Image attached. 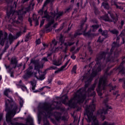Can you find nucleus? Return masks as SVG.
Masks as SVG:
<instances>
[{
    "label": "nucleus",
    "mask_w": 125,
    "mask_h": 125,
    "mask_svg": "<svg viewBox=\"0 0 125 125\" xmlns=\"http://www.w3.org/2000/svg\"><path fill=\"white\" fill-rule=\"evenodd\" d=\"M63 24L60 26V27L58 29H56L55 30V32L56 33H59V32H61V31H62V30H63V28H64V23H62Z\"/></svg>",
    "instance_id": "obj_29"
},
{
    "label": "nucleus",
    "mask_w": 125,
    "mask_h": 125,
    "mask_svg": "<svg viewBox=\"0 0 125 125\" xmlns=\"http://www.w3.org/2000/svg\"><path fill=\"white\" fill-rule=\"evenodd\" d=\"M92 28V32H95L99 28V24H94L91 26Z\"/></svg>",
    "instance_id": "obj_23"
},
{
    "label": "nucleus",
    "mask_w": 125,
    "mask_h": 125,
    "mask_svg": "<svg viewBox=\"0 0 125 125\" xmlns=\"http://www.w3.org/2000/svg\"><path fill=\"white\" fill-rule=\"evenodd\" d=\"M10 44H12V42H14L15 40H17L15 36H13L12 34L10 33L9 34L8 38Z\"/></svg>",
    "instance_id": "obj_15"
},
{
    "label": "nucleus",
    "mask_w": 125,
    "mask_h": 125,
    "mask_svg": "<svg viewBox=\"0 0 125 125\" xmlns=\"http://www.w3.org/2000/svg\"><path fill=\"white\" fill-rule=\"evenodd\" d=\"M101 125H115V123L112 124H108V122L105 121L104 123H103Z\"/></svg>",
    "instance_id": "obj_52"
},
{
    "label": "nucleus",
    "mask_w": 125,
    "mask_h": 125,
    "mask_svg": "<svg viewBox=\"0 0 125 125\" xmlns=\"http://www.w3.org/2000/svg\"><path fill=\"white\" fill-rule=\"evenodd\" d=\"M121 59L122 60V62L120 63L119 66L118 67H115L114 68V70L116 71V72H118V70L119 71V74H122V75L125 74V66H124V64L125 63V56L122 57L121 58Z\"/></svg>",
    "instance_id": "obj_7"
},
{
    "label": "nucleus",
    "mask_w": 125,
    "mask_h": 125,
    "mask_svg": "<svg viewBox=\"0 0 125 125\" xmlns=\"http://www.w3.org/2000/svg\"><path fill=\"white\" fill-rule=\"evenodd\" d=\"M73 9V7L72 5H70L67 9L65 10L64 13H67V12H70V10Z\"/></svg>",
    "instance_id": "obj_37"
},
{
    "label": "nucleus",
    "mask_w": 125,
    "mask_h": 125,
    "mask_svg": "<svg viewBox=\"0 0 125 125\" xmlns=\"http://www.w3.org/2000/svg\"><path fill=\"white\" fill-rule=\"evenodd\" d=\"M23 105H24V100H23V99H22V98H20V107L22 108V107H23Z\"/></svg>",
    "instance_id": "obj_39"
},
{
    "label": "nucleus",
    "mask_w": 125,
    "mask_h": 125,
    "mask_svg": "<svg viewBox=\"0 0 125 125\" xmlns=\"http://www.w3.org/2000/svg\"><path fill=\"white\" fill-rule=\"evenodd\" d=\"M18 20H19L20 21H23V16L20 14H19Z\"/></svg>",
    "instance_id": "obj_50"
},
{
    "label": "nucleus",
    "mask_w": 125,
    "mask_h": 125,
    "mask_svg": "<svg viewBox=\"0 0 125 125\" xmlns=\"http://www.w3.org/2000/svg\"><path fill=\"white\" fill-rule=\"evenodd\" d=\"M120 46V44L118 42H114L112 43V48H116V47H119Z\"/></svg>",
    "instance_id": "obj_27"
},
{
    "label": "nucleus",
    "mask_w": 125,
    "mask_h": 125,
    "mask_svg": "<svg viewBox=\"0 0 125 125\" xmlns=\"http://www.w3.org/2000/svg\"><path fill=\"white\" fill-rule=\"evenodd\" d=\"M108 86H109V87L110 88V92H111V91H112V90H115V89H116V86H113V85L111 83L108 84Z\"/></svg>",
    "instance_id": "obj_34"
},
{
    "label": "nucleus",
    "mask_w": 125,
    "mask_h": 125,
    "mask_svg": "<svg viewBox=\"0 0 125 125\" xmlns=\"http://www.w3.org/2000/svg\"><path fill=\"white\" fill-rule=\"evenodd\" d=\"M46 2L45 3V4H46L47 3H50V2H53L54 1V0H46Z\"/></svg>",
    "instance_id": "obj_56"
},
{
    "label": "nucleus",
    "mask_w": 125,
    "mask_h": 125,
    "mask_svg": "<svg viewBox=\"0 0 125 125\" xmlns=\"http://www.w3.org/2000/svg\"><path fill=\"white\" fill-rule=\"evenodd\" d=\"M73 44H75V42H67L64 43V46H66L67 47L68 46H72Z\"/></svg>",
    "instance_id": "obj_25"
},
{
    "label": "nucleus",
    "mask_w": 125,
    "mask_h": 125,
    "mask_svg": "<svg viewBox=\"0 0 125 125\" xmlns=\"http://www.w3.org/2000/svg\"><path fill=\"white\" fill-rule=\"evenodd\" d=\"M113 61H114V57L112 56H107L105 59L106 63H108L109 62H113Z\"/></svg>",
    "instance_id": "obj_17"
},
{
    "label": "nucleus",
    "mask_w": 125,
    "mask_h": 125,
    "mask_svg": "<svg viewBox=\"0 0 125 125\" xmlns=\"http://www.w3.org/2000/svg\"><path fill=\"white\" fill-rule=\"evenodd\" d=\"M9 47V44H8V42H6L5 45V47H4V48H6V49H8Z\"/></svg>",
    "instance_id": "obj_62"
},
{
    "label": "nucleus",
    "mask_w": 125,
    "mask_h": 125,
    "mask_svg": "<svg viewBox=\"0 0 125 125\" xmlns=\"http://www.w3.org/2000/svg\"><path fill=\"white\" fill-rule=\"evenodd\" d=\"M59 42H61L62 44H63L65 42V40H64V36H63L62 34H61L60 35L59 38Z\"/></svg>",
    "instance_id": "obj_26"
},
{
    "label": "nucleus",
    "mask_w": 125,
    "mask_h": 125,
    "mask_svg": "<svg viewBox=\"0 0 125 125\" xmlns=\"http://www.w3.org/2000/svg\"><path fill=\"white\" fill-rule=\"evenodd\" d=\"M49 21L48 22V24L50 26H51L52 24H54V18H52L50 20H49V21Z\"/></svg>",
    "instance_id": "obj_38"
},
{
    "label": "nucleus",
    "mask_w": 125,
    "mask_h": 125,
    "mask_svg": "<svg viewBox=\"0 0 125 125\" xmlns=\"http://www.w3.org/2000/svg\"><path fill=\"white\" fill-rule=\"evenodd\" d=\"M108 14H109L113 21L110 20V18L109 17V16L108 15ZM108 14H106L103 16H101L100 17V19L102 20H103L105 22H113L114 24H116L119 20V16H118V14H113L111 11H108Z\"/></svg>",
    "instance_id": "obj_4"
},
{
    "label": "nucleus",
    "mask_w": 125,
    "mask_h": 125,
    "mask_svg": "<svg viewBox=\"0 0 125 125\" xmlns=\"http://www.w3.org/2000/svg\"><path fill=\"white\" fill-rule=\"evenodd\" d=\"M82 30L78 29L77 31L74 33L73 37L76 38L78 36H82L83 35V33H80Z\"/></svg>",
    "instance_id": "obj_20"
},
{
    "label": "nucleus",
    "mask_w": 125,
    "mask_h": 125,
    "mask_svg": "<svg viewBox=\"0 0 125 125\" xmlns=\"http://www.w3.org/2000/svg\"><path fill=\"white\" fill-rule=\"evenodd\" d=\"M91 22H93L94 24H98V21L96 19H93L91 20Z\"/></svg>",
    "instance_id": "obj_47"
},
{
    "label": "nucleus",
    "mask_w": 125,
    "mask_h": 125,
    "mask_svg": "<svg viewBox=\"0 0 125 125\" xmlns=\"http://www.w3.org/2000/svg\"><path fill=\"white\" fill-rule=\"evenodd\" d=\"M78 93H80V95H78L77 102L78 103H83L85 98H86V95L85 94H83V91L80 88L77 91Z\"/></svg>",
    "instance_id": "obj_9"
},
{
    "label": "nucleus",
    "mask_w": 125,
    "mask_h": 125,
    "mask_svg": "<svg viewBox=\"0 0 125 125\" xmlns=\"http://www.w3.org/2000/svg\"><path fill=\"white\" fill-rule=\"evenodd\" d=\"M18 85L19 86L21 87V89L23 91H25V90H26V91H28V89H27V87H26L25 85H22L21 84H19Z\"/></svg>",
    "instance_id": "obj_30"
},
{
    "label": "nucleus",
    "mask_w": 125,
    "mask_h": 125,
    "mask_svg": "<svg viewBox=\"0 0 125 125\" xmlns=\"http://www.w3.org/2000/svg\"><path fill=\"white\" fill-rule=\"evenodd\" d=\"M53 64L55 66H60V65H61V62H60V61L59 60H54V61H53Z\"/></svg>",
    "instance_id": "obj_24"
},
{
    "label": "nucleus",
    "mask_w": 125,
    "mask_h": 125,
    "mask_svg": "<svg viewBox=\"0 0 125 125\" xmlns=\"http://www.w3.org/2000/svg\"><path fill=\"white\" fill-rule=\"evenodd\" d=\"M46 2V1H45L44 2V4L43 5L42 8L39 10V11H38L39 14H40L41 16L43 15V12H44L43 9H44V7H45V6H46V5H47L49 3H47L46 4H45Z\"/></svg>",
    "instance_id": "obj_16"
},
{
    "label": "nucleus",
    "mask_w": 125,
    "mask_h": 125,
    "mask_svg": "<svg viewBox=\"0 0 125 125\" xmlns=\"http://www.w3.org/2000/svg\"><path fill=\"white\" fill-rule=\"evenodd\" d=\"M83 35L84 37H87L89 39H93L95 37V34L94 33H91V29L88 30L87 32L85 31H83Z\"/></svg>",
    "instance_id": "obj_10"
},
{
    "label": "nucleus",
    "mask_w": 125,
    "mask_h": 125,
    "mask_svg": "<svg viewBox=\"0 0 125 125\" xmlns=\"http://www.w3.org/2000/svg\"><path fill=\"white\" fill-rule=\"evenodd\" d=\"M44 18H46L47 21H49L50 18H51V16H50L49 14L44 15Z\"/></svg>",
    "instance_id": "obj_45"
},
{
    "label": "nucleus",
    "mask_w": 125,
    "mask_h": 125,
    "mask_svg": "<svg viewBox=\"0 0 125 125\" xmlns=\"http://www.w3.org/2000/svg\"><path fill=\"white\" fill-rule=\"evenodd\" d=\"M35 69L36 71H38L40 73V69H41V66L39 64H36L35 65Z\"/></svg>",
    "instance_id": "obj_43"
},
{
    "label": "nucleus",
    "mask_w": 125,
    "mask_h": 125,
    "mask_svg": "<svg viewBox=\"0 0 125 125\" xmlns=\"http://www.w3.org/2000/svg\"><path fill=\"white\" fill-rule=\"evenodd\" d=\"M26 32H27V28H26V27H24L22 32L21 31H20L17 32V33L16 34V35L15 36V37L17 40L18 38H20V37H21V36H22L23 34H25Z\"/></svg>",
    "instance_id": "obj_12"
},
{
    "label": "nucleus",
    "mask_w": 125,
    "mask_h": 125,
    "mask_svg": "<svg viewBox=\"0 0 125 125\" xmlns=\"http://www.w3.org/2000/svg\"><path fill=\"white\" fill-rule=\"evenodd\" d=\"M31 35V32H29L26 36H25V38L27 39L28 40L30 39V35Z\"/></svg>",
    "instance_id": "obj_58"
},
{
    "label": "nucleus",
    "mask_w": 125,
    "mask_h": 125,
    "mask_svg": "<svg viewBox=\"0 0 125 125\" xmlns=\"http://www.w3.org/2000/svg\"><path fill=\"white\" fill-rule=\"evenodd\" d=\"M87 49L89 52H90L91 55L93 54V50H92V48L91 47V46H90V42H88V43Z\"/></svg>",
    "instance_id": "obj_22"
},
{
    "label": "nucleus",
    "mask_w": 125,
    "mask_h": 125,
    "mask_svg": "<svg viewBox=\"0 0 125 125\" xmlns=\"http://www.w3.org/2000/svg\"><path fill=\"white\" fill-rule=\"evenodd\" d=\"M96 86V85L95 84H93L90 87H89L88 89V91H89V92H91V91H93Z\"/></svg>",
    "instance_id": "obj_28"
},
{
    "label": "nucleus",
    "mask_w": 125,
    "mask_h": 125,
    "mask_svg": "<svg viewBox=\"0 0 125 125\" xmlns=\"http://www.w3.org/2000/svg\"><path fill=\"white\" fill-rule=\"evenodd\" d=\"M33 68L30 66L25 70V73L23 75V79L24 80H28L34 75V72H33Z\"/></svg>",
    "instance_id": "obj_8"
},
{
    "label": "nucleus",
    "mask_w": 125,
    "mask_h": 125,
    "mask_svg": "<svg viewBox=\"0 0 125 125\" xmlns=\"http://www.w3.org/2000/svg\"><path fill=\"white\" fill-rule=\"evenodd\" d=\"M43 24H44V20H42L40 22V28H42V27L43 26Z\"/></svg>",
    "instance_id": "obj_54"
},
{
    "label": "nucleus",
    "mask_w": 125,
    "mask_h": 125,
    "mask_svg": "<svg viewBox=\"0 0 125 125\" xmlns=\"http://www.w3.org/2000/svg\"><path fill=\"white\" fill-rule=\"evenodd\" d=\"M61 120H62V121H66V116H61Z\"/></svg>",
    "instance_id": "obj_64"
},
{
    "label": "nucleus",
    "mask_w": 125,
    "mask_h": 125,
    "mask_svg": "<svg viewBox=\"0 0 125 125\" xmlns=\"http://www.w3.org/2000/svg\"><path fill=\"white\" fill-rule=\"evenodd\" d=\"M11 92V90L9 88H6L4 91L3 94L9 99L5 100V106L6 114V121L7 123H11L12 119L14 118V116L16 115L18 106L16 104L13 103V99L11 97H9L8 93Z\"/></svg>",
    "instance_id": "obj_1"
},
{
    "label": "nucleus",
    "mask_w": 125,
    "mask_h": 125,
    "mask_svg": "<svg viewBox=\"0 0 125 125\" xmlns=\"http://www.w3.org/2000/svg\"><path fill=\"white\" fill-rule=\"evenodd\" d=\"M106 86L107 85V78L105 76L101 77L99 81L98 88L97 89V92L99 96H102V91L101 90V86Z\"/></svg>",
    "instance_id": "obj_5"
},
{
    "label": "nucleus",
    "mask_w": 125,
    "mask_h": 125,
    "mask_svg": "<svg viewBox=\"0 0 125 125\" xmlns=\"http://www.w3.org/2000/svg\"><path fill=\"white\" fill-rule=\"evenodd\" d=\"M38 125H41V122H42V113H43V111H45L46 112L47 114L46 116L48 117V118H50L53 114L52 113V111L53 110L55 109L54 107H52L51 104L49 103H45L42 104H39L38 107ZM43 110V111H42Z\"/></svg>",
    "instance_id": "obj_2"
},
{
    "label": "nucleus",
    "mask_w": 125,
    "mask_h": 125,
    "mask_svg": "<svg viewBox=\"0 0 125 125\" xmlns=\"http://www.w3.org/2000/svg\"><path fill=\"white\" fill-rule=\"evenodd\" d=\"M42 61H45V62H47L48 61V60L47 59V57H44L42 59Z\"/></svg>",
    "instance_id": "obj_63"
},
{
    "label": "nucleus",
    "mask_w": 125,
    "mask_h": 125,
    "mask_svg": "<svg viewBox=\"0 0 125 125\" xmlns=\"http://www.w3.org/2000/svg\"><path fill=\"white\" fill-rule=\"evenodd\" d=\"M55 118L57 122H60V120H61V115H56Z\"/></svg>",
    "instance_id": "obj_41"
},
{
    "label": "nucleus",
    "mask_w": 125,
    "mask_h": 125,
    "mask_svg": "<svg viewBox=\"0 0 125 125\" xmlns=\"http://www.w3.org/2000/svg\"><path fill=\"white\" fill-rule=\"evenodd\" d=\"M106 54L107 52L104 51L99 54L97 57L96 58V63L95 64L97 65L98 66L96 69H92V73L90 75L91 77L95 78L98 73L102 71V67H103V65H102V62H101V60H102L103 58L105 59Z\"/></svg>",
    "instance_id": "obj_3"
},
{
    "label": "nucleus",
    "mask_w": 125,
    "mask_h": 125,
    "mask_svg": "<svg viewBox=\"0 0 125 125\" xmlns=\"http://www.w3.org/2000/svg\"><path fill=\"white\" fill-rule=\"evenodd\" d=\"M69 98L68 97V96H65L64 98V99H63L62 101V103H63V104H65V102H66V100H67V99H68Z\"/></svg>",
    "instance_id": "obj_55"
},
{
    "label": "nucleus",
    "mask_w": 125,
    "mask_h": 125,
    "mask_svg": "<svg viewBox=\"0 0 125 125\" xmlns=\"http://www.w3.org/2000/svg\"><path fill=\"white\" fill-rule=\"evenodd\" d=\"M30 62L32 64H37V61L36 60L31 59Z\"/></svg>",
    "instance_id": "obj_57"
},
{
    "label": "nucleus",
    "mask_w": 125,
    "mask_h": 125,
    "mask_svg": "<svg viewBox=\"0 0 125 125\" xmlns=\"http://www.w3.org/2000/svg\"><path fill=\"white\" fill-rule=\"evenodd\" d=\"M69 62H70V60L67 61L64 64V65L62 66L60 68H59L58 70H56L55 71V74H58L59 72H61L62 71H63L64 69H65V67H67V65L68 64H69Z\"/></svg>",
    "instance_id": "obj_13"
},
{
    "label": "nucleus",
    "mask_w": 125,
    "mask_h": 125,
    "mask_svg": "<svg viewBox=\"0 0 125 125\" xmlns=\"http://www.w3.org/2000/svg\"><path fill=\"white\" fill-rule=\"evenodd\" d=\"M28 11H29V9H26V10L25 11H21V12L20 14H21V15H22L23 16V15H26L27 14V12H28Z\"/></svg>",
    "instance_id": "obj_46"
},
{
    "label": "nucleus",
    "mask_w": 125,
    "mask_h": 125,
    "mask_svg": "<svg viewBox=\"0 0 125 125\" xmlns=\"http://www.w3.org/2000/svg\"><path fill=\"white\" fill-rule=\"evenodd\" d=\"M81 49V47H79L77 48L76 50H75L74 52H73V53H74L76 54V53H78L80 51V50Z\"/></svg>",
    "instance_id": "obj_53"
},
{
    "label": "nucleus",
    "mask_w": 125,
    "mask_h": 125,
    "mask_svg": "<svg viewBox=\"0 0 125 125\" xmlns=\"http://www.w3.org/2000/svg\"><path fill=\"white\" fill-rule=\"evenodd\" d=\"M102 5V6H104V8L105 9H108V8H109V4L107 2H103Z\"/></svg>",
    "instance_id": "obj_32"
},
{
    "label": "nucleus",
    "mask_w": 125,
    "mask_h": 125,
    "mask_svg": "<svg viewBox=\"0 0 125 125\" xmlns=\"http://www.w3.org/2000/svg\"><path fill=\"white\" fill-rule=\"evenodd\" d=\"M75 53H73L72 55L71 56V58L73 59V60H75L76 59V56H75Z\"/></svg>",
    "instance_id": "obj_61"
},
{
    "label": "nucleus",
    "mask_w": 125,
    "mask_h": 125,
    "mask_svg": "<svg viewBox=\"0 0 125 125\" xmlns=\"http://www.w3.org/2000/svg\"><path fill=\"white\" fill-rule=\"evenodd\" d=\"M63 14V11L61 12H58V10H57V14H56V20H58V19H59L61 16H62Z\"/></svg>",
    "instance_id": "obj_19"
},
{
    "label": "nucleus",
    "mask_w": 125,
    "mask_h": 125,
    "mask_svg": "<svg viewBox=\"0 0 125 125\" xmlns=\"http://www.w3.org/2000/svg\"><path fill=\"white\" fill-rule=\"evenodd\" d=\"M109 70H110V67H107L104 72L105 75H106V76H110L112 75V74H115L117 73L116 70H114V68L112 70H111L109 72H108L109 71Z\"/></svg>",
    "instance_id": "obj_14"
},
{
    "label": "nucleus",
    "mask_w": 125,
    "mask_h": 125,
    "mask_svg": "<svg viewBox=\"0 0 125 125\" xmlns=\"http://www.w3.org/2000/svg\"><path fill=\"white\" fill-rule=\"evenodd\" d=\"M52 43L54 44V46H55L56 45H57V43H58V42L56 41V40L54 39L52 41Z\"/></svg>",
    "instance_id": "obj_51"
},
{
    "label": "nucleus",
    "mask_w": 125,
    "mask_h": 125,
    "mask_svg": "<svg viewBox=\"0 0 125 125\" xmlns=\"http://www.w3.org/2000/svg\"><path fill=\"white\" fill-rule=\"evenodd\" d=\"M77 103L75 102H73V99H70L68 102V106L69 107H76Z\"/></svg>",
    "instance_id": "obj_18"
},
{
    "label": "nucleus",
    "mask_w": 125,
    "mask_h": 125,
    "mask_svg": "<svg viewBox=\"0 0 125 125\" xmlns=\"http://www.w3.org/2000/svg\"><path fill=\"white\" fill-rule=\"evenodd\" d=\"M9 73L10 74L11 78H14V72L13 71H11V69L9 70Z\"/></svg>",
    "instance_id": "obj_49"
},
{
    "label": "nucleus",
    "mask_w": 125,
    "mask_h": 125,
    "mask_svg": "<svg viewBox=\"0 0 125 125\" xmlns=\"http://www.w3.org/2000/svg\"><path fill=\"white\" fill-rule=\"evenodd\" d=\"M50 13H51V15L54 17V18L56 16V14H57L56 12L54 11V12H51Z\"/></svg>",
    "instance_id": "obj_60"
},
{
    "label": "nucleus",
    "mask_w": 125,
    "mask_h": 125,
    "mask_svg": "<svg viewBox=\"0 0 125 125\" xmlns=\"http://www.w3.org/2000/svg\"><path fill=\"white\" fill-rule=\"evenodd\" d=\"M77 64L74 65L71 70L72 73H74V74H77Z\"/></svg>",
    "instance_id": "obj_33"
},
{
    "label": "nucleus",
    "mask_w": 125,
    "mask_h": 125,
    "mask_svg": "<svg viewBox=\"0 0 125 125\" xmlns=\"http://www.w3.org/2000/svg\"><path fill=\"white\" fill-rule=\"evenodd\" d=\"M94 12L95 15H99L100 14V11H99V10L97 7L94 8Z\"/></svg>",
    "instance_id": "obj_36"
},
{
    "label": "nucleus",
    "mask_w": 125,
    "mask_h": 125,
    "mask_svg": "<svg viewBox=\"0 0 125 125\" xmlns=\"http://www.w3.org/2000/svg\"><path fill=\"white\" fill-rule=\"evenodd\" d=\"M5 42V39L4 38H2L0 41V45H1L2 46H3L4 45Z\"/></svg>",
    "instance_id": "obj_44"
},
{
    "label": "nucleus",
    "mask_w": 125,
    "mask_h": 125,
    "mask_svg": "<svg viewBox=\"0 0 125 125\" xmlns=\"http://www.w3.org/2000/svg\"><path fill=\"white\" fill-rule=\"evenodd\" d=\"M120 53H121V51H115L114 53V57H116V58H118L119 56H120Z\"/></svg>",
    "instance_id": "obj_35"
},
{
    "label": "nucleus",
    "mask_w": 125,
    "mask_h": 125,
    "mask_svg": "<svg viewBox=\"0 0 125 125\" xmlns=\"http://www.w3.org/2000/svg\"><path fill=\"white\" fill-rule=\"evenodd\" d=\"M105 108L108 111L109 110H112V109H113V108H112V106H109L108 104H105Z\"/></svg>",
    "instance_id": "obj_48"
},
{
    "label": "nucleus",
    "mask_w": 125,
    "mask_h": 125,
    "mask_svg": "<svg viewBox=\"0 0 125 125\" xmlns=\"http://www.w3.org/2000/svg\"><path fill=\"white\" fill-rule=\"evenodd\" d=\"M51 31H52V28H47L45 29H44L43 30H42V32L43 33H45L46 32V33H49L50 32H51Z\"/></svg>",
    "instance_id": "obj_40"
},
{
    "label": "nucleus",
    "mask_w": 125,
    "mask_h": 125,
    "mask_svg": "<svg viewBox=\"0 0 125 125\" xmlns=\"http://www.w3.org/2000/svg\"><path fill=\"white\" fill-rule=\"evenodd\" d=\"M121 59L122 60V62L120 63L119 66L118 67H115L114 68V70L116 71V72H118V70L119 71V74H122V75L125 74V66H124V64L125 63V56L122 57L121 58Z\"/></svg>",
    "instance_id": "obj_6"
},
{
    "label": "nucleus",
    "mask_w": 125,
    "mask_h": 125,
    "mask_svg": "<svg viewBox=\"0 0 125 125\" xmlns=\"http://www.w3.org/2000/svg\"><path fill=\"white\" fill-rule=\"evenodd\" d=\"M18 64V61L17 60V58L12 57L11 59L10 64L14 65L12 67L13 69H16V65Z\"/></svg>",
    "instance_id": "obj_11"
},
{
    "label": "nucleus",
    "mask_w": 125,
    "mask_h": 125,
    "mask_svg": "<svg viewBox=\"0 0 125 125\" xmlns=\"http://www.w3.org/2000/svg\"><path fill=\"white\" fill-rule=\"evenodd\" d=\"M103 113H104L105 115L108 114V109H103V110H101V111H98L97 112L98 115H102V114H103Z\"/></svg>",
    "instance_id": "obj_21"
},
{
    "label": "nucleus",
    "mask_w": 125,
    "mask_h": 125,
    "mask_svg": "<svg viewBox=\"0 0 125 125\" xmlns=\"http://www.w3.org/2000/svg\"><path fill=\"white\" fill-rule=\"evenodd\" d=\"M111 33L113 34V35H117H117H118V34H119V31H118L116 29H113L111 31Z\"/></svg>",
    "instance_id": "obj_42"
},
{
    "label": "nucleus",
    "mask_w": 125,
    "mask_h": 125,
    "mask_svg": "<svg viewBox=\"0 0 125 125\" xmlns=\"http://www.w3.org/2000/svg\"><path fill=\"white\" fill-rule=\"evenodd\" d=\"M102 36L104 37V38H108V32L107 30H104L103 32L102 33Z\"/></svg>",
    "instance_id": "obj_31"
},
{
    "label": "nucleus",
    "mask_w": 125,
    "mask_h": 125,
    "mask_svg": "<svg viewBox=\"0 0 125 125\" xmlns=\"http://www.w3.org/2000/svg\"><path fill=\"white\" fill-rule=\"evenodd\" d=\"M41 39H38L36 41V44H41Z\"/></svg>",
    "instance_id": "obj_59"
}]
</instances>
